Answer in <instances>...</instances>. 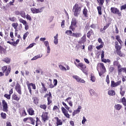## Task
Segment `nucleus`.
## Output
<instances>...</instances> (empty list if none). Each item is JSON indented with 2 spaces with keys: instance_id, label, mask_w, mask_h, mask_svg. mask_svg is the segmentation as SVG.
Returning a JSON list of instances; mask_svg holds the SVG:
<instances>
[{
  "instance_id": "nucleus-34",
  "label": "nucleus",
  "mask_w": 126,
  "mask_h": 126,
  "mask_svg": "<svg viewBox=\"0 0 126 126\" xmlns=\"http://www.w3.org/2000/svg\"><path fill=\"white\" fill-rule=\"evenodd\" d=\"M47 88H41L40 92L41 93H46L47 92Z\"/></svg>"
},
{
  "instance_id": "nucleus-63",
  "label": "nucleus",
  "mask_w": 126,
  "mask_h": 126,
  "mask_svg": "<svg viewBox=\"0 0 126 126\" xmlns=\"http://www.w3.org/2000/svg\"><path fill=\"white\" fill-rule=\"evenodd\" d=\"M72 32L71 31H66L65 32V33L67 34V35H70V34H72Z\"/></svg>"
},
{
  "instance_id": "nucleus-42",
  "label": "nucleus",
  "mask_w": 126,
  "mask_h": 126,
  "mask_svg": "<svg viewBox=\"0 0 126 126\" xmlns=\"http://www.w3.org/2000/svg\"><path fill=\"white\" fill-rule=\"evenodd\" d=\"M0 116H1V117L3 119H6V114H5L3 112L1 113Z\"/></svg>"
},
{
  "instance_id": "nucleus-46",
  "label": "nucleus",
  "mask_w": 126,
  "mask_h": 126,
  "mask_svg": "<svg viewBox=\"0 0 126 126\" xmlns=\"http://www.w3.org/2000/svg\"><path fill=\"white\" fill-rule=\"evenodd\" d=\"M97 9L98 10V14H99V15H101L102 14V10L101 9V7L98 6L97 7Z\"/></svg>"
},
{
  "instance_id": "nucleus-64",
  "label": "nucleus",
  "mask_w": 126,
  "mask_h": 126,
  "mask_svg": "<svg viewBox=\"0 0 126 126\" xmlns=\"http://www.w3.org/2000/svg\"><path fill=\"white\" fill-rule=\"evenodd\" d=\"M15 14H16V15H20V11H15Z\"/></svg>"
},
{
  "instance_id": "nucleus-21",
  "label": "nucleus",
  "mask_w": 126,
  "mask_h": 126,
  "mask_svg": "<svg viewBox=\"0 0 126 126\" xmlns=\"http://www.w3.org/2000/svg\"><path fill=\"white\" fill-rule=\"evenodd\" d=\"M86 42V35H84L79 41V44H84Z\"/></svg>"
},
{
  "instance_id": "nucleus-11",
  "label": "nucleus",
  "mask_w": 126,
  "mask_h": 126,
  "mask_svg": "<svg viewBox=\"0 0 126 126\" xmlns=\"http://www.w3.org/2000/svg\"><path fill=\"white\" fill-rule=\"evenodd\" d=\"M2 110L3 112H7L8 111V106L7 105V103L4 100H2Z\"/></svg>"
},
{
  "instance_id": "nucleus-24",
  "label": "nucleus",
  "mask_w": 126,
  "mask_h": 126,
  "mask_svg": "<svg viewBox=\"0 0 126 126\" xmlns=\"http://www.w3.org/2000/svg\"><path fill=\"white\" fill-rule=\"evenodd\" d=\"M122 108V105L120 104H115L114 106V109H115V110H116L117 111H120V110H121Z\"/></svg>"
},
{
  "instance_id": "nucleus-9",
  "label": "nucleus",
  "mask_w": 126,
  "mask_h": 126,
  "mask_svg": "<svg viewBox=\"0 0 126 126\" xmlns=\"http://www.w3.org/2000/svg\"><path fill=\"white\" fill-rule=\"evenodd\" d=\"M47 97V101H48V105H50L51 103H52V99L53 97L52 96V94L51 92H49L48 94H46L44 98Z\"/></svg>"
},
{
  "instance_id": "nucleus-61",
  "label": "nucleus",
  "mask_w": 126,
  "mask_h": 126,
  "mask_svg": "<svg viewBox=\"0 0 126 126\" xmlns=\"http://www.w3.org/2000/svg\"><path fill=\"white\" fill-rule=\"evenodd\" d=\"M89 92H90L91 95H94V90L91 89V90H90Z\"/></svg>"
},
{
  "instance_id": "nucleus-13",
  "label": "nucleus",
  "mask_w": 126,
  "mask_h": 126,
  "mask_svg": "<svg viewBox=\"0 0 126 126\" xmlns=\"http://www.w3.org/2000/svg\"><path fill=\"white\" fill-rule=\"evenodd\" d=\"M15 90L16 91H17V92L20 95H21V94H22V92H21V86L18 83H17L16 85Z\"/></svg>"
},
{
  "instance_id": "nucleus-60",
  "label": "nucleus",
  "mask_w": 126,
  "mask_h": 126,
  "mask_svg": "<svg viewBox=\"0 0 126 126\" xmlns=\"http://www.w3.org/2000/svg\"><path fill=\"white\" fill-rule=\"evenodd\" d=\"M126 4L121 6V10H123V9H126Z\"/></svg>"
},
{
  "instance_id": "nucleus-44",
  "label": "nucleus",
  "mask_w": 126,
  "mask_h": 126,
  "mask_svg": "<svg viewBox=\"0 0 126 126\" xmlns=\"http://www.w3.org/2000/svg\"><path fill=\"white\" fill-rule=\"evenodd\" d=\"M98 3H99V5H103L105 0H97Z\"/></svg>"
},
{
  "instance_id": "nucleus-45",
  "label": "nucleus",
  "mask_w": 126,
  "mask_h": 126,
  "mask_svg": "<svg viewBox=\"0 0 126 126\" xmlns=\"http://www.w3.org/2000/svg\"><path fill=\"white\" fill-rule=\"evenodd\" d=\"M62 104L65 107V109H66V110H69V109H70L69 107H68V106L66 104V103H65V102H63Z\"/></svg>"
},
{
  "instance_id": "nucleus-23",
  "label": "nucleus",
  "mask_w": 126,
  "mask_h": 126,
  "mask_svg": "<svg viewBox=\"0 0 126 126\" xmlns=\"http://www.w3.org/2000/svg\"><path fill=\"white\" fill-rule=\"evenodd\" d=\"M59 37V34L57 33L54 37V43L55 45H58L59 44V39L58 38Z\"/></svg>"
},
{
  "instance_id": "nucleus-5",
  "label": "nucleus",
  "mask_w": 126,
  "mask_h": 126,
  "mask_svg": "<svg viewBox=\"0 0 126 126\" xmlns=\"http://www.w3.org/2000/svg\"><path fill=\"white\" fill-rule=\"evenodd\" d=\"M43 7L37 9L35 7H32L31 8V10L33 14H37L38 13H41V12H43Z\"/></svg>"
},
{
  "instance_id": "nucleus-50",
  "label": "nucleus",
  "mask_w": 126,
  "mask_h": 126,
  "mask_svg": "<svg viewBox=\"0 0 126 126\" xmlns=\"http://www.w3.org/2000/svg\"><path fill=\"white\" fill-rule=\"evenodd\" d=\"M83 14H84L86 17H87V9H86L85 8L84 9Z\"/></svg>"
},
{
  "instance_id": "nucleus-32",
  "label": "nucleus",
  "mask_w": 126,
  "mask_h": 126,
  "mask_svg": "<svg viewBox=\"0 0 126 126\" xmlns=\"http://www.w3.org/2000/svg\"><path fill=\"white\" fill-rule=\"evenodd\" d=\"M19 43V39H17L16 41L12 42V46L14 47H16L17 44Z\"/></svg>"
},
{
  "instance_id": "nucleus-49",
  "label": "nucleus",
  "mask_w": 126,
  "mask_h": 126,
  "mask_svg": "<svg viewBox=\"0 0 126 126\" xmlns=\"http://www.w3.org/2000/svg\"><path fill=\"white\" fill-rule=\"evenodd\" d=\"M10 94H5L4 96L8 100H10Z\"/></svg>"
},
{
  "instance_id": "nucleus-2",
  "label": "nucleus",
  "mask_w": 126,
  "mask_h": 126,
  "mask_svg": "<svg viewBox=\"0 0 126 126\" xmlns=\"http://www.w3.org/2000/svg\"><path fill=\"white\" fill-rule=\"evenodd\" d=\"M97 70L98 71L99 76H102L103 73L106 71V68L105 66H104V64L102 63L98 64L97 66Z\"/></svg>"
},
{
  "instance_id": "nucleus-56",
  "label": "nucleus",
  "mask_w": 126,
  "mask_h": 126,
  "mask_svg": "<svg viewBox=\"0 0 126 126\" xmlns=\"http://www.w3.org/2000/svg\"><path fill=\"white\" fill-rule=\"evenodd\" d=\"M40 107L41 108V109H43V110H46L47 108V106H46L45 104L40 105Z\"/></svg>"
},
{
  "instance_id": "nucleus-27",
  "label": "nucleus",
  "mask_w": 126,
  "mask_h": 126,
  "mask_svg": "<svg viewBox=\"0 0 126 126\" xmlns=\"http://www.w3.org/2000/svg\"><path fill=\"white\" fill-rule=\"evenodd\" d=\"M43 57V55H40V54L34 56L32 59H31V61H35L36 60H38V59H40V58H42Z\"/></svg>"
},
{
  "instance_id": "nucleus-59",
  "label": "nucleus",
  "mask_w": 126,
  "mask_h": 126,
  "mask_svg": "<svg viewBox=\"0 0 126 126\" xmlns=\"http://www.w3.org/2000/svg\"><path fill=\"white\" fill-rule=\"evenodd\" d=\"M106 81L107 84H109V83H110V79L109 78V75H107L106 76Z\"/></svg>"
},
{
  "instance_id": "nucleus-19",
  "label": "nucleus",
  "mask_w": 126,
  "mask_h": 126,
  "mask_svg": "<svg viewBox=\"0 0 126 126\" xmlns=\"http://www.w3.org/2000/svg\"><path fill=\"white\" fill-rule=\"evenodd\" d=\"M65 102H67L70 107H72L73 106L72 101H71V97H68L66 99H65Z\"/></svg>"
},
{
  "instance_id": "nucleus-54",
  "label": "nucleus",
  "mask_w": 126,
  "mask_h": 126,
  "mask_svg": "<svg viewBox=\"0 0 126 126\" xmlns=\"http://www.w3.org/2000/svg\"><path fill=\"white\" fill-rule=\"evenodd\" d=\"M53 110V111H54V112H57V111H59V107H58V106H54Z\"/></svg>"
},
{
  "instance_id": "nucleus-62",
  "label": "nucleus",
  "mask_w": 126,
  "mask_h": 126,
  "mask_svg": "<svg viewBox=\"0 0 126 126\" xmlns=\"http://www.w3.org/2000/svg\"><path fill=\"white\" fill-rule=\"evenodd\" d=\"M102 62L103 63H110V62H111V61L109 59H103V60H102Z\"/></svg>"
},
{
  "instance_id": "nucleus-43",
  "label": "nucleus",
  "mask_w": 126,
  "mask_h": 126,
  "mask_svg": "<svg viewBox=\"0 0 126 126\" xmlns=\"http://www.w3.org/2000/svg\"><path fill=\"white\" fill-rule=\"evenodd\" d=\"M29 121H30L32 125L35 124V120L31 117L29 118Z\"/></svg>"
},
{
  "instance_id": "nucleus-29",
  "label": "nucleus",
  "mask_w": 126,
  "mask_h": 126,
  "mask_svg": "<svg viewBox=\"0 0 126 126\" xmlns=\"http://www.w3.org/2000/svg\"><path fill=\"white\" fill-rule=\"evenodd\" d=\"M18 20H19V22H20V23H22V24H23V25H25L27 23V22L26 20H24L23 19H22L21 18H19Z\"/></svg>"
},
{
  "instance_id": "nucleus-52",
  "label": "nucleus",
  "mask_w": 126,
  "mask_h": 126,
  "mask_svg": "<svg viewBox=\"0 0 126 126\" xmlns=\"http://www.w3.org/2000/svg\"><path fill=\"white\" fill-rule=\"evenodd\" d=\"M29 35V32H27L25 34H24V36H23L24 40H25V39H26V37H27Z\"/></svg>"
},
{
  "instance_id": "nucleus-55",
  "label": "nucleus",
  "mask_w": 126,
  "mask_h": 126,
  "mask_svg": "<svg viewBox=\"0 0 126 126\" xmlns=\"http://www.w3.org/2000/svg\"><path fill=\"white\" fill-rule=\"evenodd\" d=\"M15 19L16 18L14 17L9 18V20H10V21H12V22H14V21H15Z\"/></svg>"
},
{
  "instance_id": "nucleus-14",
  "label": "nucleus",
  "mask_w": 126,
  "mask_h": 126,
  "mask_svg": "<svg viewBox=\"0 0 126 126\" xmlns=\"http://www.w3.org/2000/svg\"><path fill=\"white\" fill-rule=\"evenodd\" d=\"M121 83H122V81L121 80L118 81L117 82H115V81H111V87H117V86H119V85H121Z\"/></svg>"
},
{
  "instance_id": "nucleus-4",
  "label": "nucleus",
  "mask_w": 126,
  "mask_h": 126,
  "mask_svg": "<svg viewBox=\"0 0 126 126\" xmlns=\"http://www.w3.org/2000/svg\"><path fill=\"white\" fill-rule=\"evenodd\" d=\"M2 71L4 73H5V75L6 76H8V74L10 73V70H11V67L4 66L2 67Z\"/></svg>"
},
{
  "instance_id": "nucleus-18",
  "label": "nucleus",
  "mask_w": 126,
  "mask_h": 126,
  "mask_svg": "<svg viewBox=\"0 0 126 126\" xmlns=\"http://www.w3.org/2000/svg\"><path fill=\"white\" fill-rule=\"evenodd\" d=\"M126 67H123L122 68V66L121 65H118V74L120 75L121 74V72L123 71V72H125L126 71Z\"/></svg>"
},
{
  "instance_id": "nucleus-17",
  "label": "nucleus",
  "mask_w": 126,
  "mask_h": 126,
  "mask_svg": "<svg viewBox=\"0 0 126 126\" xmlns=\"http://www.w3.org/2000/svg\"><path fill=\"white\" fill-rule=\"evenodd\" d=\"M76 25V19H75V18H73L72 19L71 24L70 27V28H71V29H72V30H73V29H74V27H75Z\"/></svg>"
},
{
  "instance_id": "nucleus-16",
  "label": "nucleus",
  "mask_w": 126,
  "mask_h": 126,
  "mask_svg": "<svg viewBox=\"0 0 126 126\" xmlns=\"http://www.w3.org/2000/svg\"><path fill=\"white\" fill-rule=\"evenodd\" d=\"M115 47L116 50V53L121 52V50H122V46H121L119 45V42H118V41L115 42Z\"/></svg>"
},
{
  "instance_id": "nucleus-38",
  "label": "nucleus",
  "mask_w": 126,
  "mask_h": 126,
  "mask_svg": "<svg viewBox=\"0 0 126 126\" xmlns=\"http://www.w3.org/2000/svg\"><path fill=\"white\" fill-rule=\"evenodd\" d=\"M90 81H92V82H95L96 81V78L94 76L91 75L90 77Z\"/></svg>"
},
{
  "instance_id": "nucleus-31",
  "label": "nucleus",
  "mask_w": 126,
  "mask_h": 126,
  "mask_svg": "<svg viewBox=\"0 0 126 126\" xmlns=\"http://www.w3.org/2000/svg\"><path fill=\"white\" fill-rule=\"evenodd\" d=\"M117 54L120 57H122V58H125L126 57V54L124 53L121 52V51L117 52Z\"/></svg>"
},
{
  "instance_id": "nucleus-47",
  "label": "nucleus",
  "mask_w": 126,
  "mask_h": 126,
  "mask_svg": "<svg viewBox=\"0 0 126 126\" xmlns=\"http://www.w3.org/2000/svg\"><path fill=\"white\" fill-rule=\"evenodd\" d=\"M87 121V120H86V118H85V117H83V120L82 121V125H85V122H86Z\"/></svg>"
},
{
  "instance_id": "nucleus-37",
  "label": "nucleus",
  "mask_w": 126,
  "mask_h": 126,
  "mask_svg": "<svg viewBox=\"0 0 126 126\" xmlns=\"http://www.w3.org/2000/svg\"><path fill=\"white\" fill-rule=\"evenodd\" d=\"M3 62H5V63H10V59L6 58L3 59Z\"/></svg>"
},
{
  "instance_id": "nucleus-12",
  "label": "nucleus",
  "mask_w": 126,
  "mask_h": 126,
  "mask_svg": "<svg viewBox=\"0 0 126 126\" xmlns=\"http://www.w3.org/2000/svg\"><path fill=\"white\" fill-rule=\"evenodd\" d=\"M49 120V117H48V113L44 112L42 113V121L43 123H46L47 121Z\"/></svg>"
},
{
  "instance_id": "nucleus-57",
  "label": "nucleus",
  "mask_w": 126,
  "mask_h": 126,
  "mask_svg": "<svg viewBox=\"0 0 126 126\" xmlns=\"http://www.w3.org/2000/svg\"><path fill=\"white\" fill-rule=\"evenodd\" d=\"M25 26V30H28L29 29V26H28V24L27 23L25 25H24Z\"/></svg>"
},
{
  "instance_id": "nucleus-33",
  "label": "nucleus",
  "mask_w": 126,
  "mask_h": 126,
  "mask_svg": "<svg viewBox=\"0 0 126 126\" xmlns=\"http://www.w3.org/2000/svg\"><path fill=\"white\" fill-rule=\"evenodd\" d=\"M73 36L75 37L76 38H78L79 37H81V33H73Z\"/></svg>"
},
{
  "instance_id": "nucleus-35",
  "label": "nucleus",
  "mask_w": 126,
  "mask_h": 126,
  "mask_svg": "<svg viewBox=\"0 0 126 126\" xmlns=\"http://www.w3.org/2000/svg\"><path fill=\"white\" fill-rule=\"evenodd\" d=\"M59 68L61 70H63V71H66V68H65L64 66H63V65H60Z\"/></svg>"
},
{
  "instance_id": "nucleus-3",
  "label": "nucleus",
  "mask_w": 126,
  "mask_h": 126,
  "mask_svg": "<svg viewBox=\"0 0 126 126\" xmlns=\"http://www.w3.org/2000/svg\"><path fill=\"white\" fill-rule=\"evenodd\" d=\"M81 11V8L78 5V4H75L73 7L72 11L74 12V15L75 16H78L80 11Z\"/></svg>"
},
{
  "instance_id": "nucleus-51",
  "label": "nucleus",
  "mask_w": 126,
  "mask_h": 126,
  "mask_svg": "<svg viewBox=\"0 0 126 126\" xmlns=\"http://www.w3.org/2000/svg\"><path fill=\"white\" fill-rule=\"evenodd\" d=\"M103 46H104V44H100L96 46V49H97V50H100V49H102V48H103Z\"/></svg>"
},
{
  "instance_id": "nucleus-39",
  "label": "nucleus",
  "mask_w": 126,
  "mask_h": 126,
  "mask_svg": "<svg viewBox=\"0 0 126 126\" xmlns=\"http://www.w3.org/2000/svg\"><path fill=\"white\" fill-rule=\"evenodd\" d=\"M12 26L14 28V29H15V30H16L17 27L18 26V24L17 23H14L12 24Z\"/></svg>"
},
{
  "instance_id": "nucleus-30",
  "label": "nucleus",
  "mask_w": 126,
  "mask_h": 126,
  "mask_svg": "<svg viewBox=\"0 0 126 126\" xmlns=\"http://www.w3.org/2000/svg\"><path fill=\"white\" fill-rule=\"evenodd\" d=\"M116 40H117L120 45L123 44V41H122V39H121V36H120V35L116 36Z\"/></svg>"
},
{
  "instance_id": "nucleus-53",
  "label": "nucleus",
  "mask_w": 126,
  "mask_h": 126,
  "mask_svg": "<svg viewBox=\"0 0 126 126\" xmlns=\"http://www.w3.org/2000/svg\"><path fill=\"white\" fill-rule=\"evenodd\" d=\"M38 102H39V100L38 99V98H34L33 103H34V104L37 105L38 104Z\"/></svg>"
},
{
  "instance_id": "nucleus-58",
  "label": "nucleus",
  "mask_w": 126,
  "mask_h": 126,
  "mask_svg": "<svg viewBox=\"0 0 126 126\" xmlns=\"http://www.w3.org/2000/svg\"><path fill=\"white\" fill-rule=\"evenodd\" d=\"M53 83L54 86H57V85H58V80H57V79H54L53 81Z\"/></svg>"
},
{
  "instance_id": "nucleus-8",
  "label": "nucleus",
  "mask_w": 126,
  "mask_h": 126,
  "mask_svg": "<svg viewBox=\"0 0 126 126\" xmlns=\"http://www.w3.org/2000/svg\"><path fill=\"white\" fill-rule=\"evenodd\" d=\"M110 10L112 13H114V14H117L118 16H121L122 15L121 11L116 7H111Z\"/></svg>"
},
{
  "instance_id": "nucleus-40",
  "label": "nucleus",
  "mask_w": 126,
  "mask_h": 126,
  "mask_svg": "<svg viewBox=\"0 0 126 126\" xmlns=\"http://www.w3.org/2000/svg\"><path fill=\"white\" fill-rule=\"evenodd\" d=\"M122 103H123V104L126 107V97H123L122 99Z\"/></svg>"
},
{
  "instance_id": "nucleus-36",
  "label": "nucleus",
  "mask_w": 126,
  "mask_h": 126,
  "mask_svg": "<svg viewBox=\"0 0 126 126\" xmlns=\"http://www.w3.org/2000/svg\"><path fill=\"white\" fill-rule=\"evenodd\" d=\"M61 110L62 111V113L63 114V115L64 114H66V113H68V112L67 111V110H66V109H65V108H64V107H62L61 108Z\"/></svg>"
},
{
  "instance_id": "nucleus-28",
  "label": "nucleus",
  "mask_w": 126,
  "mask_h": 126,
  "mask_svg": "<svg viewBox=\"0 0 126 126\" xmlns=\"http://www.w3.org/2000/svg\"><path fill=\"white\" fill-rule=\"evenodd\" d=\"M20 15L23 18H26V13L23 10L20 11Z\"/></svg>"
},
{
  "instance_id": "nucleus-20",
  "label": "nucleus",
  "mask_w": 126,
  "mask_h": 126,
  "mask_svg": "<svg viewBox=\"0 0 126 126\" xmlns=\"http://www.w3.org/2000/svg\"><path fill=\"white\" fill-rule=\"evenodd\" d=\"M55 120H56L57 126L63 125V121H62V120L59 119L58 117H55Z\"/></svg>"
},
{
  "instance_id": "nucleus-7",
  "label": "nucleus",
  "mask_w": 126,
  "mask_h": 126,
  "mask_svg": "<svg viewBox=\"0 0 126 126\" xmlns=\"http://www.w3.org/2000/svg\"><path fill=\"white\" fill-rule=\"evenodd\" d=\"M44 45L46 47V53L47 54V56H49V55H50V53H51V48H50V44L49 43V41H44Z\"/></svg>"
},
{
  "instance_id": "nucleus-26",
  "label": "nucleus",
  "mask_w": 126,
  "mask_h": 126,
  "mask_svg": "<svg viewBox=\"0 0 126 126\" xmlns=\"http://www.w3.org/2000/svg\"><path fill=\"white\" fill-rule=\"evenodd\" d=\"M108 95L110 96H114V95H116V93H115V91L113 90H110L108 91Z\"/></svg>"
},
{
  "instance_id": "nucleus-48",
  "label": "nucleus",
  "mask_w": 126,
  "mask_h": 126,
  "mask_svg": "<svg viewBox=\"0 0 126 126\" xmlns=\"http://www.w3.org/2000/svg\"><path fill=\"white\" fill-rule=\"evenodd\" d=\"M98 42L99 43V44H100V45H104V42L101 38H99L98 39Z\"/></svg>"
},
{
  "instance_id": "nucleus-41",
  "label": "nucleus",
  "mask_w": 126,
  "mask_h": 126,
  "mask_svg": "<svg viewBox=\"0 0 126 126\" xmlns=\"http://www.w3.org/2000/svg\"><path fill=\"white\" fill-rule=\"evenodd\" d=\"M26 19L29 21H32V18H31V16L29 14H27Z\"/></svg>"
},
{
  "instance_id": "nucleus-25",
  "label": "nucleus",
  "mask_w": 126,
  "mask_h": 126,
  "mask_svg": "<svg viewBox=\"0 0 126 126\" xmlns=\"http://www.w3.org/2000/svg\"><path fill=\"white\" fill-rule=\"evenodd\" d=\"M28 112L31 116H33V115H34V110H33V108H30L28 109Z\"/></svg>"
},
{
  "instance_id": "nucleus-10",
  "label": "nucleus",
  "mask_w": 126,
  "mask_h": 126,
  "mask_svg": "<svg viewBox=\"0 0 126 126\" xmlns=\"http://www.w3.org/2000/svg\"><path fill=\"white\" fill-rule=\"evenodd\" d=\"M72 77L73 78H74V79H75V80H76L77 82H79V83H85L86 82L85 80L79 77L77 75H73Z\"/></svg>"
},
{
  "instance_id": "nucleus-22",
  "label": "nucleus",
  "mask_w": 126,
  "mask_h": 126,
  "mask_svg": "<svg viewBox=\"0 0 126 126\" xmlns=\"http://www.w3.org/2000/svg\"><path fill=\"white\" fill-rule=\"evenodd\" d=\"M12 99L15 101H19L20 100V96H17L16 94H13L12 96Z\"/></svg>"
},
{
  "instance_id": "nucleus-15",
  "label": "nucleus",
  "mask_w": 126,
  "mask_h": 126,
  "mask_svg": "<svg viewBox=\"0 0 126 126\" xmlns=\"http://www.w3.org/2000/svg\"><path fill=\"white\" fill-rule=\"evenodd\" d=\"M82 109V107L81 106L79 105L78 106V108L76 110H74L72 113V116H74L75 115H77V114H79L80 113V111Z\"/></svg>"
},
{
  "instance_id": "nucleus-6",
  "label": "nucleus",
  "mask_w": 126,
  "mask_h": 126,
  "mask_svg": "<svg viewBox=\"0 0 126 126\" xmlns=\"http://www.w3.org/2000/svg\"><path fill=\"white\" fill-rule=\"evenodd\" d=\"M27 86H28V88L29 90L30 94H32V90H31V88H32V89L35 90L36 89V85H35V84H33L32 83H29V82L28 81Z\"/></svg>"
},
{
  "instance_id": "nucleus-1",
  "label": "nucleus",
  "mask_w": 126,
  "mask_h": 126,
  "mask_svg": "<svg viewBox=\"0 0 126 126\" xmlns=\"http://www.w3.org/2000/svg\"><path fill=\"white\" fill-rule=\"evenodd\" d=\"M74 64L76 65V66H77V67H78V68H80L81 70H82L83 73L85 74L86 75H87V74H88L87 70L85 69L86 68V65L85 64H83V63H77L74 62Z\"/></svg>"
}]
</instances>
